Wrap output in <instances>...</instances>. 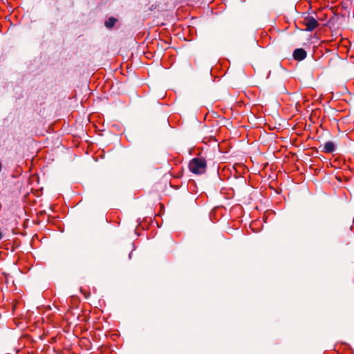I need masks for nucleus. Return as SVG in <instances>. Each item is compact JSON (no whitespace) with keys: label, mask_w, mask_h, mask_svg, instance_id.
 <instances>
[{"label":"nucleus","mask_w":354,"mask_h":354,"mask_svg":"<svg viewBox=\"0 0 354 354\" xmlns=\"http://www.w3.org/2000/svg\"><path fill=\"white\" fill-rule=\"evenodd\" d=\"M189 170L195 174L201 175L206 171L207 162L205 158H194L189 163Z\"/></svg>","instance_id":"1"},{"label":"nucleus","mask_w":354,"mask_h":354,"mask_svg":"<svg viewBox=\"0 0 354 354\" xmlns=\"http://www.w3.org/2000/svg\"><path fill=\"white\" fill-rule=\"evenodd\" d=\"M347 64L346 59L341 58L337 54H334L329 59L327 68L333 72L343 71Z\"/></svg>","instance_id":"2"},{"label":"nucleus","mask_w":354,"mask_h":354,"mask_svg":"<svg viewBox=\"0 0 354 354\" xmlns=\"http://www.w3.org/2000/svg\"><path fill=\"white\" fill-rule=\"evenodd\" d=\"M303 24L306 26V30L308 32L313 31L319 26L318 21L313 17H307L305 18Z\"/></svg>","instance_id":"3"},{"label":"nucleus","mask_w":354,"mask_h":354,"mask_svg":"<svg viewBox=\"0 0 354 354\" xmlns=\"http://www.w3.org/2000/svg\"><path fill=\"white\" fill-rule=\"evenodd\" d=\"M292 56L295 60L301 61L306 57L307 53L303 48H296L293 52Z\"/></svg>","instance_id":"4"},{"label":"nucleus","mask_w":354,"mask_h":354,"mask_svg":"<svg viewBox=\"0 0 354 354\" xmlns=\"http://www.w3.org/2000/svg\"><path fill=\"white\" fill-rule=\"evenodd\" d=\"M322 147V151L324 153H333L335 150V143L332 141H327L323 146H319V148Z\"/></svg>","instance_id":"5"},{"label":"nucleus","mask_w":354,"mask_h":354,"mask_svg":"<svg viewBox=\"0 0 354 354\" xmlns=\"http://www.w3.org/2000/svg\"><path fill=\"white\" fill-rule=\"evenodd\" d=\"M118 19L113 17H110L104 23V25L106 28H113Z\"/></svg>","instance_id":"6"},{"label":"nucleus","mask_w":354,"mask_h":354,"mask_svg":"<svg viewBox=\"0 0 354 354\" xmlns=\"http://www.w3.org/2000/svg\"><path fill=\"white\" fill-rule=\"evenodd\" d=\"M2 239V233L0 232V240Z\"/></svg>","instance_id":"7"}]
</instances>
